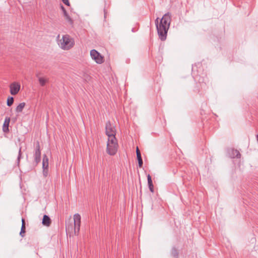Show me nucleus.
<instances>
[{"instance_id": "f257e3e1", "label": "nucleus", "mask_w": 258, "mask_h": 258, "mask_svg": "<svg viewBox=\"0 0 258 258\" xmlns=\"http://www.w3.org/2000/svg\"><path fill=\"white\" fill-rule=\"evenodd\" d=\"M159 18L155 20V24L159 38L162 41H164L167 37V34L168 31L171 21V14L167 13L164 15L159 23Z\"/></svg>"}, {"instance_id": "f03ea898", "label": "nucleus", "mask_w": 258, "mask_h": 258, "mask_svg": "<svg viewBox=\"0 0 258 258\" xmlns=\"http://www.w3.org/2000/svg\"><path fill=\"white\" fill-rule=\"evenodd\" d=\"M81 216L79 214L74 215V222L68 223L66 224V230L67 235L70 236L76 235L79 233L81 225Z\"/></svg>"}, {"instance_id": "7ed1b4c3", "label": "nucleus", "mask_w": 258, "mask_h": 258, "mask_svg": "<svg viewBox=\"0 0 258 258\" xmlns=\"http://www.w3.org/2000/svg\"><path fill=\"white\" fill-rule=\"evenodd\" d=\"M74 39L68 34L62 35L61 39L58 41V44L60 48L64 50H68L75 45Z\"/></svg>"}, {"instance_id": "20e7f679", "label": "nucleus", "mask_w": 258, "mask_h": 258, "mask_svg": "<svg viewBox=\"0 0 258 258\" xmlns=\"http://www.w3.org/2000/svg\"><path fill=\"white\" fill-rule=\"evenodd\" d=\"M118 142L115 137H110V139H108L107 144V153L111 155H114L118 149Z\"/></svg>"}, {"instance_id": "39448f33", "label": "nucleus", "mask_w": 258, "mask_h": 258, "mask_svg": "<svg viewBox=\"0 0 258 258\" xmlns=\"http://www.w3.org/2000/svg\"><path fill=\"white\" fill-rule=\"evenodd\" d=\"M90 55L92 59H93L97 63L101 64L104 62V57L100 53L95 49H93L90 51Z\"/></svg>"}, {"instance_id": "423d86ee", "label": "nucleus", "mask_w": 258, "mask_h": 258, "mask_svg": "<svg viewBox=\"0 0 258 258\" xmlns=\"http://www.w3.org/2000/svg\"><path fill=\"white\" fill-rule=\"evenodd\" d=\"M106 135L108 136V139L110 137H115L116 130L115 126L112 125L110 121H108L106 123L105 127Z\"/></svg>"}, {"instance_id": "0eeeda50", "label": "nucleus", "mask_w": 258, "mask_h": 258, "mask_svg": "<svg viewBox=\"0 0 258 258\" xmlns=\"http://www.w3.org/2000/svg\"><path fill=\"white\" fill-rule=\"evenodd\" d=\"M35 165H37L41 161V150L39 142H37L35 152L33 155Z\"/></svg>"}, {"instance_id": "6e6552de", "label": "nucleus", "mask_w": 258, "mask_h": 258, "mask_svg": "<svg viewBox=\"0 0 258 258\" xmlns=\"http://www.w3.org/2000/svg\"><path fill=\"white\" fill-rule=\"evenodd\" d=\"M21 85L18 82H13L10 85V93L13 95L18 93L20 90Z\"/></svg>"}, {"instance_id": "1a4fd4ad", "label": "nucleus", "mask_w": 258, "mask_h": 258, "mask_svg": "<svg viewBox=\"0 0 258 258\" xmlns=\"http://www.w3.org/2000/svg\"><path fill=\"white\" fill-rule=\"evenodd\" d=\"M10 122V118L9 117H6L3 126V131L4 133H7L9 132V126Z\"/></svg>"}, {"instance_id": "9d476101", "label": "nucleus", "mask_w": 258, "mask_h": 258, "mask_svg": "<svg viewBox=\"0 0 258 258\" xmlns=\"http://www.w3.org/2000/svg\"><path fill=\"white\" fill-rule=\"evenodd\" d=\"M36 76L38 79V81L40 84V85L42 87L46 85V84L49 82V79L48 78L39 77L38 73L36 74Z\"/></svg>"}, {"instance_id": "9b49d317", "label": "nucleus", "mask_w": 258, "mask_h": 258, "mask_svg": "<svg viewBox=\"0 0 258 258\" xmlns=\"http://www.w3.org/2000/svg\"><path fill=\"white\" fill-rule=\"evenodd\" d=\"M42 168L43 169H48V158L45 154L43 156Z\"/></svg>"}, {"instance_id": "f8f14e48", "label": "nucleus", "mask_w": 258, "mask_h": 258, "mask_svg": "<svg viewBox=\"0 0 258 258\" xmlns=\"http://www.w3.org/2000/svg\"><path fill=\"white\" fill-rule=\"evenodd\" d=\"M50 224L51 220L50 218L46 215H44L42 219V224L46 226H49Z\"/></svg>"}, {"instance_id": "ddd939ff", "label": "nucleus", "mask_w": 258, "mask_h": 258, "mask_svg": "<svg viewBox=\"0 0 258 258\" xmlns=\"http://www.w3.org/2000/svg\"><path fill=\"white\" fill-rule=\"evenodd\" d=\"M148 184L150 189V190L152 192H154V185L152 182L151 176L148 174L147 176Z\"/></svg>"}, {"instance_id": "4468645a", "label": "nucleus", "mask_w": 258, "mask_h": 258, "mask_svg": "<svg viewBox=\"0 0 258 258\" xmlns=\"http://www.w3.org/2000/svg\"><path fill=\"white\" fill-rule=\"evenodd\" d=\"M25 106V103L24 102L20 103L16 107V111L17 112H21L23 110L24 107Z\"/></svg>"}, {"instance_id": "2eb2a0df", "label": "nucleus", "mask_w": 258, "mask_h": 258, "mask_svg": "<svg viewBox=\"0 0 258 258\" xmlns=\"http://www.w3.org/2000/svg\"><path fill=\"white\" fill-rule=\"evenodd\" d=\"M14 102V99L12 97H10L7 99V105L11 106Z\"/></svg>"}, {"instance_id": "dca6fc26", "label": "nucleus", "mask_w": 258, "mask_h": 258, "mask_svg": "<svg viewBox=\"0 0 258 258\" xmlns=\"http://www.w3.org/2000/svg\"><path fill=\"white\" fill-rule=\"evenodd\" d=\"M65 18L66 20L71 25L73 24V21L72 18L69 16L68 14L67 15H64Z\"/></svg>"}, {"instance_id": "f3484780", "label": "nucleus", "mask_w": 258, "mask_h": 258, "mask_svg": "<svg viewBox=\"0 0 258 258\" xmlns=\"http://www.w3.org/2000/svg\"><path fill=\"white\" fill-rule=\"evenodd\" d=\"M25 229H26L25 226L22 225L21 229V231H20V234L22 237H23V236H24V233H25V232H26Z\"/></svg>"}, {"instance_id": "a211bd4d", "label": "nucleus", "mask_w": 258, "mask_h": 258, "mask_svg": "<svg viewBox=\"0 0 258 258\" xmlns=\"http://www.w3.org/2000/svg\"><path fill=\"white\" fill-rule=\"evenodd\" d=\"M233 154L235 155V157L237 158H240L241 154L237 150H234L233 151Z\"/></svg>"}, {"instance_id": "6ab92c4d", "label": "nucleus", "mask_w": 258, "mask_h": 258, "mask_svg": "<svg viewBox=\"0 0 258 258\" xmlns=\"http://www.w3.org/2000/svg\"><path fill=\"white\" fill-rule=\"evenodd\" d=\"M137 159L138 160L139 166V167L141 168L142 167L143 164L142 157L138 158Z\"/></svg>"}, {"instance_id": "aec40b11", "label": "nucleus", "mask_w": 258, "mask_h": 258, "mask_svg": "<svg viewBox=\"0 0 258 258\" xmlns=\"http://www.w3.org/2000/svg\"><path fill=\"white\" fill-rule=\"evenodd\" d=\"M136 153H137V158L142 157L141 154V153H140V151L139 150L138 147H137V148H136Z\"/></svg>"}, {"instance_id": "412c9836", "label": "nucleus", "mask_w": 258, "mask_h": 258, "mask_svg": "<svg viewBox=\"0 0 258 258\" xmlns=\"http://www.w3.org/2000/svg\"><path fill=\"white\" fill-rule=\"evenodd\" d=\"M21 156H22L21 148H20L19 149V155H18V159H17L18 163L20 162V160L21 158Z\"/></svg>"}, {"instance_id": "4be33fe9", "label": "nucleus", "mask_w": 258, "mask_h": 258, "mask_svg": "<svg viewBox=\"0 0 258 258\" xmlns=\"http://www.w3.org/2000/svg\"><path fill=\"white\" fill-rule=\"evenodd\" d=\"M48 169H43V174L45 177L48 175Z\"/></svg>"}, {"instance_id": "5701e85b", "label": "nucleus", "mask_w": 258, "mask_h": 258, "mask_svg": "<svg viewBox=\"0 0 258 258\" xmlns=\"http://www.w3.org/2000/svg\"><path fill=\"white\" fill-rule=\"evenodd\" d=\"M60 8H61V10H62V12H63V13L64 16V15H67V14L68 13H67V11H66V9H64V7H63V6H61Z\"/></svg>"}, {"instance_id": "b1692460", "label": "nucleus", "mask_w": 258, "mask_h": 258, "mask_svg": "<svg viewBox=\"0 0 258 258\" xmlns=\"http://www.w3.org/2000/svg\"><path fill=\"white\" fill-rule=\"evenodd\" d=\"M62 2L67 6H70V3L69 0H61Z\"/></svg>"}, {"instance_id": "393cba45", "label": "nucleus", "mask_w": 258, "mask_h": 258, "mask_svg": "<svg viewBox=\"0 0 258 258\" xmlns=\"http://www.w3.org/2000/svg\"><path fill=\"white\" fill-rule=\"evenodd\" d=\"M22 225L25 226V220L24 219H22Z\"/></svg>"}, {"instance_id": "a878e982", "label": "nucleus", "mask_w": 258, "mask_h": 258, "mask_svg": "<svg viewBox=\"0 0 258 258\" xmlns=\"http://www.w3.org/2000/svg\"><path fill=\"white\" fill-rule=\"evenodd\" d=\"M22 225L25 226V220L24 219H22Z\"/></svg>"}]
</instances>
